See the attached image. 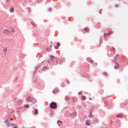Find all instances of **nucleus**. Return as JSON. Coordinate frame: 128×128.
Wrapping results in <instances>:
<instances>
[{"mask_svg":"<svg viewBox=\"0 0 128 128\" xmlns=\"http://www.w3.org/2000/svg\"><path fill=\"white\" fill-rule=\"evenodd\" d=\"M3 34H7L8 36H9V34H10V32L8 30V29H4L2 30Z\"/></svg>","mask_w":128,"mask_h":128,"instance_id":"f257e3e1","label":"nucleus"},{"mask_svg":"<svg viewBox=\"0 0 128 128\" xmlns=\"http://www.w3.org/2000/svg\"><path fill=\"white\" fill-rule=\"evenodd\" d=\"M50 108H56V104L54 102H52L50 104Z\"/></svg>","mask_w":128,"mask_h":128,"instance_id":"f03ea898","label":"nucleus"},{"mask_svg":"<svg viewBox=\"0 0 128 128\" xmlns=\"http://www.w3.org/2000/svg\"><path fill=\"white\" fill-rule=\"evenodd\" d=\"M119 66H120L118 65V64H116V66H114L115 70H118V68Z\"/></svg>","mask_w":128,"mask_h":128,"instance_id":"7ed1b4c3","label":"nucleus"},{"mask_svg":"<svg viewBox=\"0 0 128 128\" xmlns=\"http://www.w3.org/2000/svg\"><path fill=\"white\" fill-rule=\"evenodd\" d=\"M54 94H58V90L56 89V90H54L53 91Z\"/></svg>","mask_w":128,"mask_h":128,"instance_id":"20e7f679","label":"nucleus"},{"mask_svg":"<svg viewBox=\"0 0 128 128\" xmlns=\"http://www.w3.org/2000/svg\"><path fill=\"white\" fill-rule=\"evenodd\" d=\"M86 126H90V121H88V120H87L86 121Z\"/></svg>","mask_w":128,"mask_h":128,"instance_id":"39448f33","label":"nucleus"},{"mask_svg":"<svg viewBox=\"0 0 128 128\" xmlns=\"http://www.w3.org/2000/svg\"><path fill=\"white\" fill-rule=\"evenodd\" d=\"M88 62H91L92 64V62H94V61L90 59H88Z\"/></svg>","mask_w":128,"mask_h":128,"instance_id":"423d86ee","label":"nucleus"},{"mask_svg":"<svg viewBox=\"0 0 128 128\" xmlns=\"http://www.w3.org/2000/svg\"><path fill=\"white\" fill-rule=\"evenodd\" d=\"M10 12H14V8H11L10 10Z\"/></svg>","mask_w":128,"mask_h":128,"instance_id":"0eeeda50","label":"nucleus"},{"mask_svg":"<svg viewBox=\"0 0 128 128\" xmlns=\"http://www.w3.org/2000/svg\"><path fill=\"white\" fill-rule=\"evenodd\" d=\"M82 100H86V96H82Z\"/></svg>","mask_w":128,"mask_h":128,"instance_id":"6e6552de","label":"nucleus"},{"mask_svg":"<svg viewBox=\"0 0 128 128\" xmlns=\"http://www.w3.org/2000/svg\"><path fill=\"white\" fill-rule=\"evenodd\" d=\"M72 114L74 115V116H76V112H73Z\"/></svg>","mask_w":128,"mask_h":128,"instance_id":"1a4fd4ad","label":"nucleus"},{"mask_svg":"<svg viewBox=\"0 0 128 128\" xmlns=\"http://www.w3.org/2000/svg\"><path fill=\"white\" fill-rule=\"evenodd\" d=\"M50 58L51 60H54V58H54V56H50Z\"/></svg>","mask_w":128,"mask_h":128,"instance_id":"9d476101","label":"nucleus"},{"mask_svg":"<svg viewBox=\"0 0 128 128\" xmlns=\"http://www.w3.org/2000/svg\"><path fill=\"white\" fill-rule=\"evenodd\" d=\"M28 104H26V105H25L24 106V108H28Z\"/></svg>","mask_w":128,"mask_h":128,"instance_id":"9b49d317","label":"nucleus"},{"mask_svg":"<svg viewBox=\"0 0 128 128\" xmlns=\"http://www.w3.org/2000/svg\"><path fill=\"white\" fill-rule=\"evenodd\" d=\"M3 52H8V48H6L5 50H3Z\"/></svg>","mask_w":128,"mask_h":128,"instance_id":"f8f14e48","label":"nucleus"},{"mask_svg":"<svg viewBox=\"0 0 128 128\" xmlns=\"http://www.w3.org/2000/svg\"><path fill=\"white\" fill-rule=\"evenodd\" d=\"M34 114H38V110H35Z\"/></svg>","mask_w":128,"mask_h":128,"instance_id":"ddd939ff","label":"nucleus"},{"mask_svg":"<svg viewBox=\"0 0 128 128\" xmlns=\"http://www.w3.org/2000/svg\"><path fill=\"white\" fill-rule=\"evenodd\" d=\"M57 46H60V43L58 42V43H57Z\"/></svg>","mask_w":128,"mask_h":128,"instance_id":"4468645a","label":"nucleus"},{"mask_svg":"<svg viewBox=\"0 0 128 128\" xmlns=\"http://www.w3.org/2000/svg\"><path fill=\"white\" fill-rule=\"evenodd\" d=\"M84 30H85L86 32H88V28H84Z\"/></svg>","mask_w":128,"mask_h":128,"instance_id":"2eb2a0df","label":"nucleus"},{"mask_svg":"<svg viewBox=\"0 0 128 128\" xmlns=\"http://www.w3.org/2000/svg\"><path fill=\"white\" fill-rule=\"evenodd\" d=\"M78 94H80V96H82V92H79Z\"/></svg>","mask_w":128,"mask_h":128,"instance_id":"dca6fc26","label":"nucleus"},{"mask_svg":"<svg viewBox=\"0 0 128 128\" xmlns=\"http://www.w3.org/2000/svg\"><path fill=\"white\" fill-rule=\"evenodd\" d=\"M92 113L90 112V116H89V118H92Z\"/></svg>","mask_w":128,"mask_h":128,"instance_id":"f3484780","label":"nucleus"},{"mask_svg":"<svg viewBox=\"0 0 128 128\" xmlns=\"http://www.w3.org/2000/svg\"><path fill=\"white\" fill-rule=\"evenodd\" d=\"M104 76H108V74L106 72H104Z\"/></svg>","mask_w":128,"mask_h":128,"instance_id":"a211bd4d","label":"nucleus"},{"mask_svg":"<svg viewBox=\"0 0 128 128\" xmlns=\"http://www.w3.org/2000/svg\"><path fill=\"white\" fill-rule=\"evenodd\" d=\"M55 48H56V50H58V46H55Z\"/></svg>","mask_w":128,"mask_h":128,"instance_id":"6ab92c4d","label":"nucleus"},{"mask_svg":"<svg viewBox=\"0 0 128 128\" xmlns=\"http://www.w3.org/2000/svg\"><path fill=\"white\" fill-rule=\"evenodd\" d=\"M13 128H18V126H14Z\"/></svg>","mask_w":128,"mask_h":128,"instance_id":"aec40b11","label":"nucleus"},{"mask_svg":"<svg viewBox=\"0 0 128 128\" xmlns=\"http://www.w3.org/2000/svg\"><path fill=\"white\" fill-rule=\"evenodd\" d=\"M49 10L50 11V12H51L52 11V8H49Z\"/></svg>","mask_w":128,"mask_h":128,"instance_id":"412c9836","label":"nucleus"},{"mask_svg":"<svg viewBox=\"0 0 128 128\" xmlns=\"http://www.w3.org/2000/svg\"><path fill=\"white\" fill-rule=\"evenodd\" d=\"M33 100H35L34 98H33V99H32V102Z\"/></svg>","mask_w":128,"mask_h":128,"instance_id":"4be33fe9","label":"nucleus"},{"mask_svg":"<svg viewBox=\"0 0 128 128\" xmlns=\"http://www.w3.org/2000/svg\"><path fill=\"white\" fill-rule=\"evenodd\" d=\"M12 32H14V29H12Z\"/></svg>","mask_w":128,"mask_h":128,"instance_id":"5701e85b","label":"nucleus"},{"mask_svg":"<svg viewBox=\"0 0 128 128\" xmlns=\"http://www.w3.org/2000/svg\"><path fill=\"white\" fill-rule=\"evenodd\" d=\"M14 119H12V118H11L10 119V120H12Z\"/></svg>","mask_w":128,"mask_h":128,"instance_id":"b1692460","label":"nucleus"},{"mask_svg":"<svg viewBox=\"0 0 128 128\" xmlns=\"http://www.w3.org/2000/svg\"><path fill=\"white\" fill-rule=\"evenodd\" d=\"M8 120H6V124H8Z\"/></svg>","mask_w":128,"mask_h":128,"instance_id":"393cba45","label":"nucleus"},{"mask_svg":"<svg viewBox=\"0 0 128 128\" xmlns=\"http://www.w3.org/2000/svg\"><path fill=\"white\" fill-rule=\"evenodd\" d=\"M58 122H60V120H58Z\"/></svg>","mask_w":128,"mask_h":128,"instance_id":"a878e982","label":"nucleus"},{"mask_svg":"<svg viewBox=\"0 0 128 128\" xmlns=\"http://www.w3.org/2000/svg\"><path fill=\"white\" fill-rule=\"evenodd\" d=\"M104 36H106V34H104Z\"/></svg>","mask_w":128,"mask_h":128,"instance_id":"bb28decb","label":"nucleus"},{"mask_svg":"<svg viewBox=\"0 0 128 128\" xmlns=\"http://www.w3.org/2000/svg\"><path fill=\"white\" fill-rule=\"evenodd\" d=\"M108 35H110V34H108Z\"/></svg>","mask_w":128,"mask_h":128,"instance_id":"cd10ccee","label":"nucleus"},{"mask_svg":"<svg viewBox=\"0 0 128 128\" xmlns=\"http://www.w3.org/2000/svg\"><path fill=\"white\" fill-rule=\"evenodd\" d=\"M50 46V48H52V46Z\"/></svg>","mask_w":128,"mask_h":128,"instance_id":"c85d7f7f","label":"nucleus"}]
</instances>
